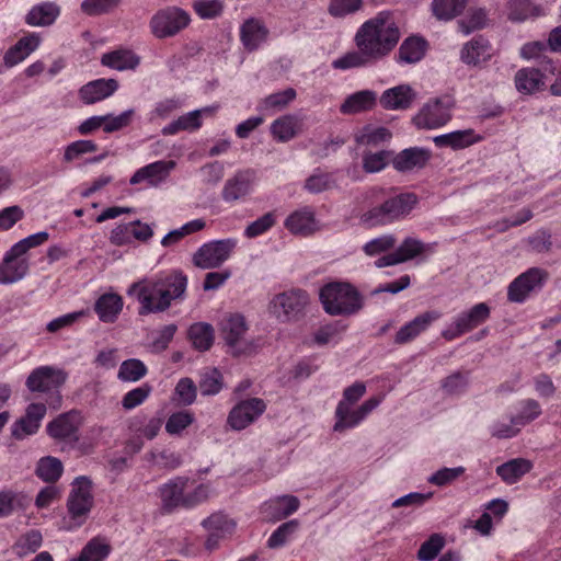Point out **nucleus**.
<instances>
[{
  "label": "nucleus",
  "instance_id": "3c124183",
  "mask_svg": "<svg viewBox=\"0 0 561 561\" xmlns=\"http://www.w3.org/2000/svg\"><path fill=\"white\" fill-rule=\"evenodd\" d=\"M202 526L208 531H216L220 535L227 536L233 531L236 523L228 518L227 515L218 512L204 519L202 522Z\"/></svg>",
  "mask_w": 561,
  "mask_h": 561
},
{
  "label": "nucleus",
  "instance_id": "2eb2a0df",
  "mask_svg": "<svg viewBox=\"0 0 561 561\" xmlns=\"http://www.w3.org/2000/svg\"><path fill=\"white\" fill-rule=\"evenodd\" d=\"M266 410V403L260 398H250L237 403L228 414L227 423L234 431H241L252 424Z\"/></svg>",
  "mask_w": 561,
  "mask_h": 561
},
{
  "label": "nucleus",
  "instance_id": "423d86ee",
  "mask_svg": "<svg viewBox=\"0 0 561 561\" xmlns=\"http://www.w3.org/2000/svg\"><path fill=\"white\" fill-rule=\"evenodd\" d=\"M454 101L449 96L428 100L413 117L419 129H436L445 126L453 117Z\"/></svg>",
  "mask_w": 561,
  "mask_h": 561
},
{
  "label": "nucleus",
  "instance_id": "4be33fe9",
  "mask_svg": "<svg viewBox=\"0 0 561 561\" xmlns=\"http://www.w3.org/2000/svg\"><path fill=\"white\" fill-rule=\"evenodd\" d=\"M117 89L115 79H96L80 88L79 98L84 104H94L113 95Z\"/></svg>",
  "mask_w": 561,
  "mask_h": 561
},
{
  "label": "nucleus",
  "instance_id": "72a5a7b5",
  "mask_svg": "<svg viewBox=\"0 0 561 561\" xmlns=\"http://www.w3.org/2000/svg\"><path fill=\"white\" fill-rule=\"evenodd\" d=\"M382 401V397H371L363 402L357 409L353 410L344 421H336L333 430L344 432L347 428L357 426L367 415L373 412Z\"/></svg>",
  "mask_w": 561,
  "mask_h": 561
},
{
  "label": "nucleus",
  "instance_id": "6e6d98bb",
  "mask_svg": "<svg viewBox=\"0 0 561 561\" xmlns=\"http://www.w3.org/2000/svg\"><path fill=\"white\" fill-rule=\"evenodd\" d=\"M520 412L517 415L512 416V423L514 425L525 426L541 414V407L535 399H526L520 402Z\"/></svg>",
  "mask_w": 561,
  "mask_h": 561
},
{
  "label": "nucleus",
  "instance_id": "2f4dec72",
  "mask_svg": "<svg viewBox=\"0 0 561 561\" xmlns=\"http://www.w3.org/2000/svg\"><path fill=\"white\" fill-rule=\"evenodd\" d=\"M433 141L438 148L459 150L476 144L477 137L473 129H463L435 136Z\"/></svg>",
  "mask_w": 561,
  "mask_h": 561
},
{
  "label": "nucleus",
  "instance_id": "f03ea898",
  "mask_svg": "<svg viewBox=\"0 0 561 561\" xmlns=\"http://www.w3.org/2000/svg\"><path fill=\"white\" fill-rule=\"evenodd\" d=\"M187 288V276L180 270L153 278L133 283L129 295H136L140 304L138 314L146 316L168 310L173 301H182Z\"/></svg>",
  "mask_w": 561,
  "mask_h": 561
},
{
  "label": "nucleus",
  "instance_id": "6e6552de",
  "mask_svg": "<svg viewBox=\"0 0 561 561\" xmlns=\"http://www.w3.org/2000/svg\"><path fill=\"white\" fill-rule=\"evenodd\" d=\"M308 301L306 290L291 289L276 295L271 301V309L280 322L297 321L304 316Z\"/></svg>",
  "mask_w": 561,
  "mask_h": 561
},
{
  "label": "nucleus",
  "instance_id": "c85d7f7f",
  "mask_svg": "<svg viewBox=\"0 0 561 561\" xmlns=\"http://www.w3.org/2000/svg\"><path fill=\"white\" fill-rule=\"evenodd\" d=\"M533 467V462L526 458H514L497 466L495 472L504 483L514 484L530 472Z\"/></svg>",
  "mask_w": 561,
  "mask_h": 561
},
{
  "label": "nucleus",
  "instance_id": "0eeeda50",
  "mask_svg": "<svg viewBox=\"0 0 561 561\" xmlns=\"http://www.w3.org/2000/svg\"><path fill=\"white\" fill-rule=\"evenodd\" d=\"M191 22L190 14L179 7H167L150 19L151 33L157 38H168L184 30Z\"/></svg>",
  "mask_w": 561,
  "mask_h": 561
},
{
  "label": "nucleus",
  "instance_id": "37998d69",
  "mask_svg": "<svg viewBox=\"0 0 561 561\" xmlns=\"http://www.w3.org/2000/svg\"><path fill=\"white\" fill-rule=\"evenodd\" d=\"M298 129V119L293 115H284L275 119L271 125L273 137L280 142L293 139Z\"/></svg>",
  "mask_w": 561,
  "mask_h": 561
},
{
  "label": "nucleus",
  "instance_id": "774afa93",
  "mask_svg": "<svg viewBox=\"0 0 561 561\" xmlns=\"http://www.w3.org/2000/svg\"><path fill=\"white\" fill-rule=\"evenodd\" d=\"M193 8L202 19H215L222 13L224 4L220 0H196Z\"/></svg>",
  "mask_w": 561,
  "mask_h": 561
},
{
  "label": "nucleus",
  "instance_id": "0e129e2a",
  "mask_svg": "<svg viewBox=\"0 0 561 561\" xmlns=\"http://www.w3.org/2000/svg\"><path fill=\"white\" fill-rule=\"evenodd\" d=\"M296 91L293 88H287L284 91L275 92L267 95L261 103L263 108H278L286 107L296 98Z\"/></svg>",
  "mask_w": 561,
  "mask_h": 561
},
{
  "label": "nucleus",
  "instance_id": "ea45409f",
  "mask_svg": "<svg viewBox=\"0 0 561 561\" xmlns=\"http://www.w3.org/2000/svg\"><path fill=\"white\" fill-rule=\"evenodd\" d=\"M27 270V260H16L4 256L2 263L0 264V283H15L24 277Z\"/></svg>",
  "mask_w": 561,
  "mask_h": 561
},
{
  "label": "nucleus",
  "instance_id": "f8f14e48",
  "mask_svg": "<svg viewBox=\"0 0 561 561\" xmlns=\"http://www.w3.org/2000/svg\"><path fill=\"white\" fill-rule=\"evenodd\" d=\"M93 506L92 481L85 476L77 477L67 500L68 513L72 519L83 523Z\"/></svg>",
  "mask_w": 561,
  "mask_h": 561
},
{
  "label": "nucleus",
  "instance_id": "aec40b11",
  "mask_svg": "<svg viewBox=\"0 0 561 561\" xmlns=\"http://www.w3.org/2000/svg\"><path fill=\"white\" fill-rule=\"evenodd\" d=\"M416 98L415 91L409 84H400L386 90L379 98V103L385 110H408Z\"/></svg>",
  "mask_w": 561,
  "mask_h": 561
},
{
  "label": "nucleus",
  "instance_id": "a18cd8bd",
  "mask_svg": "<svg viewBox=\"0 0 561 561\" xmlns=\"http://www.w3.org/2000/svg\"><path fill=\"white\" fill-rule=\"evenodd\" d=\"M148 373L146 365L137 358L124 360L118 369L117 378L124 382H136Z\"/></svg>",
  "mask_w": 561,
  "mask_h": 561
},
{
  "label": "nucleus",
  "instance_id": "bb28decb",
  "mask_svg": "<svg viewBox=\"0 0 561 561\" xmlns=\"http://www.w3.org/2000/svg\"><path fill=\"white\" fill-rule=\"evenodd\" d=\"M377 103V94L371 90H362L348 95L340 106L344 115L370 111Z\"/></svg>",
  "mask_w": 561,
  "mask_h": 561
},
{
  "label": "nucleus",
  "instance_id": "4468645a",
  "mask_svg": "<svg viewBox=\"0 0 561 561\" xmlns=\"http://www.w3.org/2000/svg\"><path fill=\"white\" fill-rule=\"evenodd\" d=\"M67 374L59 368L41 366L35 368L26 379V387L32 392H56L65 383Z\"/></svg>",
  "mask_w": 561,
  "mask_h": 561
},
{
  "label": "nucleus",
  "instance_id": "a211bd4d",
  "mask_svg": "<svg viewBox=\"0 0 561 561\" xmlns=\"http://www.w3.org/2000/svg\"><path fill=\"white\" fill-rule=\"evenodd\" d=\"M430 159V150L420 147H411L403 149L396 156L392 154L391 162L398 172L404 173L424 168Z\"/></svg>",
  "mask_w": 561,
  "mask_h": 561
},
{
  "label": "nucleus",
  "instance_id": "49530a36",
  "mask_svg": "<svg viewBox=\"0 0 561 561\" xmlns=\"http://www.w3.org/2000/svg\"><path fill=\"white\" fill-rule=\"evenodd\" d=\"M335 186L336 182L332 174L322 172L320 169L314 170V172L306 179L304 184V188L311 194H320Z\"/></svg>",
  "mask_w": 561,
  "mask_h": 561
},
{
  "label": "nucleus",
  "instance_id": "338daca9",
  "mask_svg": "<svg viewBox=\"0 0 561 561\" xmlns=\"http://www.w3.org/2000/svg\"><path fill=\"white\" fill-rule=\"evenodd\" d=\"M397 243L396 238L392 234H382L378 238H375L368 241L363 250L369 256H375L380 253L387 252L390 249H393Z\"/></svg>",
  "mask_w": 561,
  "mask_h": 561
},
{
  "label": "nucleus",
  "instance_id": "7ed1b4c3",
  "mask_svg": "<svg viewBox=\"0 0 561 561\" xmlns=\"http://www.w3.org/2000/svg\"><path fill=\"white\" fill-rule=\"evenodd\" d=\"M366 198L380 201L377 206L363 213L359 220L367 227L386 226L405 218L419 203L414 193L388 195L383 187L374 186L366 192Z\"/></svg>",
  "mask_w": 561,
  "mask_h": 561
},
{
  "label": "nucleus",
  "instance_id": "f704fd0d",
  "mask_svg": "<svg viewBox=\"0 0 561 561\" xmlns=\"http://www.w3.org/2000/svg\"><path fill=\"white\" fill-rule=\"evenodd\" d=\"M427 42L420 36H409L399 47L398 61L402 64H415L426 53Z\"/></svg>",
  "mask_w": 561,
  "mask_h": 561
},
{
  "label": "nucleus",
  "instance_id": "1a4fd4ad",
  "mask_svg": "<svg viewBox=\"0 0 561 561\" xmlns=\"http://www.w3.org/2000/svg\"><path fill=\"white\" fill-rule=\"evenodd\" d=\"M491 314L485 302H479L468 310L458 313L453 322L442 332L446 341H453L484 323Z\"/></svg>",
  "mask_w": 561,
  "mask_h": 561
},
{
  "label": "nucleus",
  "instance_id": "4c0bfd02",
  "mask_svg": "<svg viewBox=\"0 0 561 561\" xmlns=\"http://www.w3.org/2000/svg\"><path fill=\"white\" fill-rule=\"evenodd\" d=\"M366 393V385L356 381L343 391V398L335 409L336 421H344L353 411L352 405L355 404Z\"/></svg>",
  "mask_w": 561,
  "mask_h": 561
},
{
  "label": "nucleus",
  "instance_id": "c03bdc74",
  "mask_svg": "<svg viewBox=\"0 0 561 561\" xmlns=\"http://www.w3.org/2000/svg\"><path fill=\"white\" fill-rule=\"evenodd\" d=\"M467 5V0H433V14L438 20L449 21L460 15Z\"/></svg>",
  "mask_w": 561,
  "mask_h": 561
},
{
  "label": "nucleus",
  "instance_id": "8fccbe9b",
  "mask_svg": "<svg viewBox=\"0 0 561 561\" xmlns=\"http://www.w3.org/2000/svg\"><path fill=\"white\" fill-rule=\"evenodd\" d=\"M488 12L483 8H477L470 10L468 15L458 21L460 32L465 35L470 34L473 31L481 30L486 25Z\"/></svg>",
  "mask_w": 561,
  "mask_h": 561
},
{
  "label": "nucleus",
  "instance_id": "864d4df0",
  "mask_svg": "<svg viewBox=\"0 0 561 561\" xmlns=\"http://www.w3.org/2000/svg\"><path fill=\"white\" fill-rule=\"evenodd\" d=\"M110 553V546L99 539L90 540L73 561H103Z\"/></svg>",
  "mask_w": 561,
  "mask_h": 561
},
{
  "label": "nucleus",
  "instance_id": "5701e85b",
  "mask_svg": "<svg viewBox=\"0 0 561 561\" xmlns=\"http://www.w3.org/2000/svg\"><path fill=\"white\" fill-rule=\"evenodd\" d=\"M41 44L39 35L31 33L21 37L12 47H10L4 56L3 62L5 67L12 68L27 58Z\"/></svg>",
  "mask_w": 561,
  "mask_h": 561
},
{
  "label": "nucleus",
  "instance_id": "7c9ffc66",
  "mask_svg": "<svg viewBox=\"0 0 561 561\" xmlns=\"http://www.w3.org/2000/svg\"><path fill=\"white\" fill-rule=\"evenodd\" d=\"M140 62V58L129 49H115L105 53L101 57V64L118 71L134 70Z\"/></svg>",
  "mask_w": 561,
  "mask_h": 561
},
{
  "label": "nucleus",
  "instance_id": "09e8293b",
  "mask_svg": "<svg viewBox=\"0 0 561 561\" xmlns=\"http://www.w3.org/2000/svg\"><path fill=\"white\" fill-rule=\"evenodd\" d=\"M392 159V152L380 150L377 152L365 151L363 153V170L366 173H377L382 171Z\"/></svg>",
  "mask_w": 561,
  "mask_h": 561
},
{
  "label": "nucleus",
  "instance_id": "e2e57ef3",
  "mask_svg": "<svg viewBox=\"0 0 561 561\" xmlns=\"http://www.w3.org/2000/svg\"><path fill=\"white\" fill-rule=\"evenodd\" d=\"M222 388V376L217 369L205 371L198 383L203 396L217 394Z\"/></svg>",
  "mask_w": 561,
  "mask_h": 561
},
{
  "label": "nucleus",
  "instance_id": "603ef678",
  "mask_svg": "<svg viewBox=\"0 0 561 561\" xmlns=\"http://www.w3.org/2000/svg\"><path fill=\"white\" fill-rule=\"evenodd\" d=\"M298 528L299 523L296 519L282 524L270 536L267 547L272 549L283 547L294 536Z\"/></svg>",
  "mask_w": 561,
  "mask_h": 561
},
{
  "label": "nucleus",
  "instance_id": "c9c22d12",
  "mask_svg": "<svg viewBox=\"0 0 561 561\" xmlns=\"http://www.w3.org/2000/svg\"><path fill=\"white\" fill-rule=\"evenodd\" d=\"M299 507V500L294 495H283L266 502L263 506L267 517L274 520L286 518Z\"/></svg>",
  "mask_w": 561,
  "mask_h": 561
},
{
  "label": "nucleus",
  "instance_id": "13d9d810",
  "mask_svg": "<svg viewBox=\"0 0 561 561\" xmlns=\"http://www.w3.org/2000/svg\"><path fill=\"white\" fill-rule=\"evenodd\" d=\"M424 250L425 244L421 240L409 237L394 250V253L400 263H403L422 254Z\"/></svg>",
  "mask_w": 561,
  "mask_h": 561
},
{
  "label": "nucleus",
  "instance_id": "f3484780",
  "mask_svg": "<svg viewBox=\"0 0 561 561\" xmlns=\"http://www.w3.org/2000/svg\"><path fill=\"white\" fill-rule=\"evenodd\" d=\"M256 174L252 169L240 170L228 179L222 187L221 197L227 203L244 198L252 191Z\"/></svg>",
  "mask_w": 561,
  "mask_h": 561
},
{
  "label": "nucleus",
  "instance_id": "9b49d317",
  "mask_svg": "<svg viewBox=\"0 0 561 561\" xmlns=\"http://www.w3.org/2000/svg\"><path fill=\"white\" fill-rule=\"evenodd\" d=\"M81 416L77 411L59 414L46 425L47 435L58 443L73 448L80 439Z\"/></svg>",
  "mask_w": 561,
  "mask_h": 561
},
{
  "label": "nucleus",
  "instance_id": "052dcab7",
  "mask_svg": "<svg viewBox=\"0 0 561 561\" xmlns=\"http://www.w3.org/2000/svg\"><path fill=\"white\" fill-rule=\"evenodd\" d=\"M468 383V373L456 371L443 379L442 389L448 396H458L466 391Z\"/></svg>",
  "mask_w": 561,
  "mask_h": 561
},
{
  "label": "nucleus",
  "instance_id": "a19ab883",
  "mask_svg": "<svg viewBox=\"0 0 561 561\" xmlns=\"http://www.w3.org/2000/svg\"><path fill=\"white\" fill-rule=\"evenodd\" d=\"M64 472L62 462L53 456L42 457L35 468V474L44 482H57Z\"/></svg>",
  "mask_w": 561,
  "mask_h": 561
},
{
  "label": "nucleus",
  "instance_id": "b1692460",
  "mask_svg": "<svg viewBox=\"0 0 561 561\" xmlns=\"http://www.w3.org/2000/svg\"><path fill=\"white\" fill-rule=\"evenodd\" d=\"M492 56L490 42L483 36H474L460 50V59L468 66H477L489 60Z\"/></svg>",
  "mask_w": 561,
  "mask_h": 561
},
{
  "label": "nucleus",
  "instance_id": "79ce46f5",
  "mask_svg": "<svg viewBox=\"0 0 561 561\" xmlns=\"http://www.w3.org/2000/svg\"><path fill=\"white\" fill-rule=\"evenodd\" d=\"M207 111L205 110H195L192 112H188L182 116H180L178 119L171 122L167 126L162 128V134L164 136L169 135H175L181 130H196L202 126V112Z\"/></svg>",
  "mask_w": 561,
  "mask_h": 561
},
{
  "label": "nucleus",
  "instance_id": "39448f33",
  "mask_svg": "<svg viewBox=\"0 0 561 561\" xmlns=\"http://www.w3.org/2000/svg\"><path fill=\"white\" fill-rule=\"evenodd\" d=\"M249 330L245 318L240 313L225 317L219 324L220 336L233 356L249 355L254 351V343L245 339Z\"/></svg>",
  "mask_w": 561,
  "mask_h": 561
},
{
  "label": "nucleus",
  "instance_id": "4d7b16f0",
  "mask_svg": "<svg viewBox=\"0 0 561 561\" xmlns=\"http://www.w3.org/2000/svg\"><path fill=\"white\" fill-rule=\"evenodd\" d=\"M98 150V145L93 140H77L69 144L64 151L62 160L70 163L85 153H92Z\"/></svg>",
  "mask_w": 561,
  "mask_h": 561
},
{
  "label": "nucleus",
  "instance_id": "20e7f679",
  "mask_svg": "<svg viewBox=\"0 0 561 561\" xmlns=\"http://www.w3.org/2000/svg\"><path fill=\"white\" fill-rule=\"evenodd\" d=\"M324 311L330 316H353L364 308V296L348 282H330L319 291Z\"/></svg>",
  "mask_w": 561,
  "mask_h": 561
},
{
  "label": "nucleus",
  "instance_id": "6ab92c4d",
  "mask_svg": "<svg viewBox=\"0 0 561 561\" xmlns=\"http://www.w3.org/2000/svg\"><path fill=\"white\" fill-rule=\"evenodd\" d=\"M175 167V162L170 161H156L150 164H147L140 169H138L129 180L131 185L139 184L146 181L151 186H158L161 182H163L170 171Z\"/></svg>",
  "mask_w": 561,
  "mask_h": 561
},
{
  "label": "nucleus",
  "instance_id": "ddd939ff",
  "mask_svg": "<svg viewBox=\"0 0 561 561\" xmlns=\"http://www.w3.org/2000/svg\"><path fill=\"white\" fill-rule=\"evenodd\" d=\"M548 277V273L539 267H531L517 276L507 287V299L511 302L522 304L529 294L540 289Z\"/></svg>",
  "mask_w": 561,
  "mask_h": 561
},
{
  "label": "nucleus",
  "instance_id": "de8ad7c7",
  "mask_svg": "<svg viewBox=\"0 0 561 561\" xmlns=\"http://www.w3.org/2000/svg\"><path fill=\"white\" fill-rule=\"evenodd\" d=\"M206 227V221L202 218L194 219L192 221L186 222L179 229H174L167 233L162 240L161 244L163 247H170L178 243L184 237L192 234L194 232L201 231Z\"/></svg>",
  "mask_w": 561,
  "mask_h": 561
},
{
  "label": "nucleus",
  "instance_id": "f257e3e1",
  "mask_svg": "<svg viewBox=\"0 0 561 561\" xmlns=\"http://www.w3.org/2000/svg\"><path fill=\"white\" fill-rule=\"evenodd\" d=\"M401 33L389 11H381L357 30L354 42L357 49L332 61V67L348 70L370 66L385 58L397 46Z\"/></svg>",
  "mask_w": 561,
  "mask_h": 561
},
{
  "label": "nucleus",
  "instance_id": "473e14b6",
  "mask_svg": "<svg viewBox=\"0 0 561 561\" xmlns=\"http://www.w3.org/2000/svg\"><path fill=\"white\" fill-rule=\"evenodd\" d=\"M545 85L543 73L537 68H522L515 75V87L518 92L531 94Z\"/></svg>",
  "mask_w": 561,
  "mask_h": 561
},
{
  "label": "nucleus",
  "instance_id": "bf43d9fd",
  "mask_svg": "<svg viewBox=\"0 0 561 561\" xmlns=\"http://www.w3.org/2000/svg\"><path fill=\"white\" fill-rule=\"evenodd\" d=\"M194 422V415L190 411H179L172 413L165 423L168 434L175 436L181 435Z\"/></svg>",
  "mask_w": 561,
  "mask_h": 561
},
{
  "label": "nucleus",
  "instance_id": "412c9836",
  "mask_svg": "<svg viewBox=\"0 0 561 561\" xmlns=\"http://www.w3.org/2000/svg\"><path fill=\"white\" fill-rule=\"evenodd\" d=\"M439 317L440 313L437 311H426L419 314L413 320L400 328L396 334L394 343L402 345L413 341L422 332L427 330L432 322L437 320Z\"/></svg>",
  "mask_w": 561,
  "mask_h": 561
},
{
  "label": "nucleus",
  "instance_id": "a878e982",
  "mask_svg": "<svg viewBox=\"0 0 561 561\" xmlns=\"http://www.w3.org/2000/svg\"><path fill=\"white\" fill-rule=\"evenodd\" d=\"M123 298L114 293H107L100 296L94 304V311L100 321L113 323L123 310Z\"/></svg>",
  "mask_w": 561,
  "mask_h": 561
},
{
  "label": "nucleus",
  "instance_id": "c756f323",
  "mask_svg": "<svg viewBox=\"0 0 561 561\" xmlns=\"http://www.w3.org/2000/svg\"><path fill=\"white\" fill-rule=\"evenodd\" d=\"M186 483L187 478L176 477L160 488V496L164 508L172 511L175 507L183 506Z\"/></svg>",
  "mask_w": 561,
  "mask_h": 561
},
{
  "label": "nucleus",
  "instance_id": "9d476101",
  "mask_svg": "<svg viewBox=\"0 0 561 561\" xmlns=\"http://www.w3.org/2000/svg\"><path fill=\"white\" fill-rule=\"evenodd\" d=\"M236 247L237 240L233 238L205 243L194 253L193 264L202 270L219 267L230 257Z\"/></svg>",
  "mask_w": 561,
  "mask_h": 561
},
{
  "label": "nucleus",
  "instance_id": "58836bf2",
  "mask_svg": "<svg viewBox=\"0 0 561 561\" xmlns=\"http://www.w3.org/2000/svg\"><path fill=\"white\" fill-rule=\"evenodd\" d=\"M187 335L193 347L201 352L208 351L214 343V328L206 322L193 323Z\"/></svg>",
  "mask_w": 561,
  "mask_h": 561
},
{
  "label": "nucleus",
  "instance_id": "e433bc0d",
  "mask_svg": "<svg viewBox=\"0 0 561 561\" xmlns=\"http://www.w3.org/2000/svg\"><path fill=\"white\" fill-rule=\"evenodd\" d=\"M59 15V8L53 2H43L34 5L25 16L30 26L51 25Z\"/></svg>",
  "mask_w": 561,
  "mask_h": 561
},
{
  "label": "nucleus",
  "instance_id": "5fc2aeb1",
  "mask_svg": "<svg viewBox=\"0 0 561 561\" xmlns=\"http://www.w3.org/2000/svg\"><path fill=\"white\" fill-rule=\"evenodd\" d=\"M43 537L39 530L32 529L21 536L15 543L16 553L20 557H24L30 553H34L42 546Z\"/></svg>",
  "mask_w": 561,
  "mask_h": 561
},
{
  "label": "nucleus",
  "instance_id": "680f3d73",
  "mask_svg": "<svg viewBox=\"0 0 561 561\" xmlns=\"http://www.w3.org/2000/svg\"><path fill=\"white\" fill-rule=\"evenodd\" d=\"M444 545L445 540L443 536L439 534L431 535L430 538L421 545L417 551V559L421 561L434 560L444 548Z\"/></svg>",
  "mask_w": 561,
  "mask_h": 561
},
{
  "label": "nucleus",
  "instance_id": "393cba45",
  "mask_svg": "<svg viewBox=\"0 0 561 561\" xmlns=\"http://www.w3.org/2000/svg\"><path fill=\"white\" fill-rule=\"evenodd\" d=\"M284 225L294 234H312L317 230L314 211L311 207L305 206L291 213Z\"/></svg>",
  "mask_w": 561,
  "mask_h": 561
},
{
  "label": "nucleus",
  "instance_id": "cd10ccee",
  "mask_svg": "<svg viewBox=\"0 0 561 561\" xmlns=\"http://www.w3.org/2000/svg\"><path fill=\"white\" fill-rule=\"evenodd\" d=\"M267 28L254 18L248 19L240 27V39L245 49L255 50L267 36Z\"/></svg>",
  "mask_w": 561,
  "mask_h": 561
},
{
  "label": "nucleus",
  "instance_id": "69168bd1",
  "mask_svg": "<svg viewBox=\"0 0 561 561\" xmlns=\"http://www.w3.org/2000/svg\"><path fill=\"white\" fill-rule=\"evenodd\" d=\"M508 19L514 22H523L534 14V7L529 0H510Z\"/></svg>",
  "mask_w": 561,
  "mask_h": 561
},
{
  "label": "nucleus",
  "instance_id": "dca6fc26",
  "mask_svg": "<svg viewBox=\"0 0 561 561\" xmlns=\"http://www.w3.org/2000/svg\"><path fill=\"white\" fill-rule=\"evenodd\" d=\"M47 412L46 404L31 403L26 407L25 413L16 420L11 426V435L18 440H23L27 436L38 432L41 423Z\"/></svg>",
  "mask_w": 561,
  "mask_h": 561
}]
</instances>
